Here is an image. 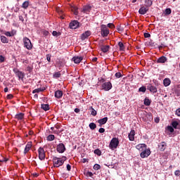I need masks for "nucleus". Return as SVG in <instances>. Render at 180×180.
I'll use <instances>...</instances> for the list:
<instances>
[{
	"instance_id": "obj_38",
	"label": "nucleus",
	"mask_w": 180,
	"mask_h": 180,
	"mask_svg": "<svg viewBox=\"0 0 180 180\" xmlns=\"http://www.w3.org/2000/svg\"><path fill=\"white\" fill-rule=\"evenodd\" d=\"M55 139H56V136L53 134L47 136L48 141H53V140H54Z\"/></svg>"
},
{
	"instance_id": "obj_13",
	"label": "nucleus",
	"mask_w": 180,
	"mask_h": 180,
	"mask_svg": "<svg viewBox=\"0 0 180 180\" xmlns=\"http://www.w3.org/2000/svg\"><path fill=\"white\" fill-rule=\"evenodd\" d=\"M136 150H139V151H144L145 149L147 148V145H146V143H140L138 144L136 146Z\"/></svg>"
},
{
	"instance_id": "obj_49",
	"label": "nucleus",
	"mask_w": 180,
	"mask_h": 180,
	"mask_svg": "<svg viewBox=\"0 0 180 180\" xmlns=\"http://www.w3.org/2000/svg\"><path fill=\"white\" fill-rule=\"evenodd\" d=\"M143 35H144V37H145L146 39H148V37H151V34H150V33H148V32H145V33L143 34Z\"/></svg>"
},
{
	"instance_id": "obj_24",
	"label": "nucleus",
	"mask_w": 180,
	"mask_h": 180,
	"mask_svg": "<svg viewBox=\"0 0 180 180\" xmlns=\"http://www.w3.org/2000/svg\"><path fill=\"white\" fill-rule=\"evenodd\" d=\"M25 117V114L22 112H20L18 114H16L15 116V119H17V120H22Z\"/></svg>"
},
{
	"instance_id": "obj_10",
	"label": "nucleus",
	"mask_w": 180,
	"mask_h": 180,
	"mask_svg": "<svg viewBox=\"0 0 180 180\" xmlns=\"http://www.w3.org/2000/svg\"><path fill=\"white\" fill-rule=\"evenodd\" d=\"M14 72L18 77V79H22V81H23V78H25V72L18 70H15Z\"/></svg>"
},
{
	"instance_id": "obj_16",
	"label": "nucleus",
	"mask_w": 180,
	"mask_h": 180,
	"mask_svg": "<svg viewBox=\"0 0 180 180\" xmlns=\"http://www.w3.org/2000/svg\"><path fill=\"white\" fill-rule=\"evenodd\" d=\"M92 11V6L90 5L84 6L82 12H84V13H89Z\"/></svg>"
},
{
	"instance_id": "obj_17",
	"label": "nucleus",
	"mask_w": 180,
	"mask_h": 180,
	"mask_svg": "<svg viewBox=\"0 0 180 180\" xmlns=\"http://www.w3.org/2000/svg\"><path fill=\"white\" fill-rule=\"evenodd\" d=\"M134 136H136V131H134V129H131L128 135L129 140L130 141H134Z\"/></svg>"
},
{
	"instance_id": "obj_37",
	"label": "nucleus",
	"mask_w": 180,
	"mask_h": 180,
	"mask_svg": "<svg viewBox=\"0 0 180 180\" xmlns=\"http://www.w3.org/2000/svg\"><path fill=\"white\" fill-rule=\"evenodd\" d=\"M89 127L91 129V130H95V129H96V124L91 122L89 124Z\"/></svg>"
},
{
	"instance_id": "obj_35",
	"label": "nucleus",
	"mask_w": 180,
	"mask_h": 180,
	"mask_svg": "<svg viewBox=\"0 0 180 180\" xmlns=\"http://www.w3.org/2000/svg\"><path fill=\"white\" fill-rule=\"evenodd\" d=\"M60 77H61V72H56L53 75V78H55V79L60 78Z\"/></svg>"
},
{
	"instance_id": "obj_40",
	"label": "nucleus",
	"mask_w": 180,
	"mask_h": 180,
	"mask_svg": "<svg viewBox=\"0 0 180 180\" xmlns=\"http://www.w3.org/2000/svg\"><path fill=\"white\" fill-rule=\"evenodd\" d=\"M52 34L53 36H56V37H58V36H61V32H57V31H53Z\"/></svg>"
},
{
	"instance_id": "obj_26",
	"label": "nucleus",
	"mask_w": 180,
	"mask_h": 180,
	"mask_svg": "<svg viewBox=\"0 0 180 180\" xmlns=\"http://www.w3.org/2000/svg\"><path fill=\"white\" fill-rule=\"evenodd\" d=\"M0 39H1V43H4V44L9 43V39H8V38H6V37H5L4 35H1L0 37Z\"/></svg>"
},
{
	"instance_id": "obj_4",
	"label": "nucleus",
	"mask_w": 180,
	"mask_h": 180,
	"mask_svg": "<svg viewBox=\"0 0 180 180\" xmlns=\"http://www.w3.org/2000/svg\"><path fill=\"white\" fill-rule=\"evenodd\" d=\"M108 34H109V29L105 25H101V35L103 37H107Z\"/></svg>"
},
{
	"instance_id": "obj_51",
	"label": "nucleus",
	"mask_w": 180,
	"mask_h": 180,
	"mask_svg": "<svg viewBox=\"0 0 180 180\" xmlns=\"http://www.w3.org/2000/svg\"><path fill=\"white\" fill-rule=\"evenodd\" d=\"M108 27H110V29H115V25L113 23H108Z\"/></svg>"
},
{
	"instance_id": "obj_2",
	"label": "nucleus",
	"mask_w": 180,
	"mask_h": 180,
	"mask_svg": "<svg viewBox=\"0 0 180 180\" xmlns=\"http://www.w3.org/2000/svg\"><path fill=\"white\" fill-rule=\"evenodd\" d=\"M118 146H119V139L117 138H112L109 144V147L110 150H115L117 148Z\"/></svg>"
},
{
	"instance_id": "obj_61",
	"label": "nucleus",
	"mask_w": 180,
	"mask_h": 180,
	"mask_svg": "<svg viewBox=\"0 0 180 180\" xmlns=\"http://www.w3.org/2000/svg\"><path fill=\"white\" fill-rule=\"evenodd\" d=\"M19 20H21V22H24L25 19L23 18V16L19 15Z\"/></svg>"
},
{
	"instance_id": "obj_43",
	"label": "nucleus",
	"mask_w": 180,
	"mask_h": 180,
	"mask_svg": "<svg viewBox=\"0 0 180 180\" xmlns=\"http://www.w3.org/2000/svg\"><path fill=\"white\" fill-rule=\"evenodd\" d=\"M94 154H96V155H102V152L99 149H96L94 150Z\"/></svg>"
},
{
	"instance_id": "obj_7",
	"label": "nucleus",
	"mask_w": 180,
	"mask_h": 180,
	"mask_svg": "<svg viewBox=\"0 0 180 180\" xmlns=\"http://www.w3.org/2000/svg\"><path fill=\"white\" fill-rule=\"evenodd\" d=\"M150 154H151V151L150 150V149H145L141 151L140 155L141 158H147Z\"/></svg>"
},
{
	"instance_id": "obj_63",
	"label": "nucleus",
	"mask_w": 180,
	"mask_h": 180,
	"mask_svg": "<svg viewBox=\"0 0 180 180\" xmlns=\"http://www.w3.org/2000/svg\"><path fill=\"white\" fill-rule=\"evenodd\" d=\"M8 161V159L4 158L3 160H0V162H6Z\"/></svg>"
},
{
	"instance_id": "obj_23",
	"label": "nucleus",
	"mask_w": 180,
	"mask_h": 180,
	"mask_svg": "<svg viewBox=\"0 0 180 180\" xmlns=\"http://www.w3.org/2000/svg\"><path fill=\"white\" fill-rule=\"evenodd\" d=\"M167 57L165 56H161L157 60L158 63L164 64L165 63H167Z\"/></svg>"
},
{
	"instance_id": "obj_33",
	"label": "nucleus",
	"mask_w": 180,
	"mask_h": 180,
	"mask_svg": "<svg viewBox=\"0 0 180 180\" xmlns=\"http://www.w3.org/2000/svg\"><path fill=\"white\" fill-rule=\"evenodd\" d=\"M71 11L73 12L74 15H78V7L75 6H72Z\"/></svg>"
},
{
	"instance_id": "obj_12",
	"label": "nucleus",
	"mask_w": 180,
	"mask_h": 180,
	"mask_svg": "<svg viewBox=\"0 0 180 180\" xmlns=\"http://www.w3.org/2000/svg\"><path fill=\"white\" fill-rule=\"evenodd\" d=\"M69 27L70 29H77V27H79V22L77 20H73L70 23Z\"/></svg>"
},
{
	"instance_id": "obj_57",
	"label": "nucleus",
	"mask_w": 180,
	"mask_h": 180,
	"mask_svg": "<svg viewBox=\"0 0 180 180\" xmlns=\"http://www.w3.org/2000/svg\"><path fill=\"white\" fill-rule=\"evenodd\" d=\"M176 116H180V108H179L176 110Z\"/></svg>"
},
{
	"instance_id": "obj_55",
	"label": "nucleus",
	"mask_w": 180,
	"mask_h": 180,
	"mask_svg": "<svg viewBox=\"0 0 180 180\" xmlns=\"http://www.w3.org/2000/svg\"><path fill=\"white\" fill-rule=\"evenodd\" d=\"M174 175H175L176 176H180V170H176V171L174 172Z\"/></svg>"
},
{
	"instance_id": "obj_60",
	"label": "nucleus",
	"mask_w": 180,
	"mask_h": 180,
	"mask_svg": "<svg viewBox=\"0 0 180 180\" xmlns=\"http://www.w3.org/2000/svg\"><path fill=\"white\" fill-rule=\"evenodd\" d=\"M155 123H160V117L155 118Z\"/></svg>"
},
{
	"instance_id": "obj_22",
	"label": "nucleus",
	"mask_w": 180,
	"mask_h": 180,
	"mask_svg": "<svg viewBox=\"0 0 180 180\" xmlns=\"http://www.w3.org/2000/svg\"><path fill=\"white\" fill-rule=\"evenodd\" d=\"M108 122V117H105L102 119H100L98 120V123L100 124L99 126H103V124H106V122Z\"/></svg>"
},
{
	"instance_id": "obj_3",
	"label": "nucleus",
	"mask_w": 180,
	"mask_h": 180,
	"mask_svg": "<svg viewBox=\"0 0 180 180\" xmlns=\"http://www.w3.org/2000/svg\"><path fill=\"white\" fill-rule=\"evenodd\" d=\"M24 47H26L27 50H32L33 49V45L32 44V41L29 38L25 37L23 39Z\"/></svg>"
},
{
	"instance_id": "obj_14",
	"label": "nucleus",
	"mask_w": 180,
	"mask_h": 180,
	"mask_svg": "<svg viewBox=\"0 0 180 180\" xmlns=\"http://www.w3.org/2000/svg\"><path fill=\"white\" fill-rule=\"evenodd\" d=\"M63 95H64V93L61 90H57L55 91L54 96L57 99H61L63 98Z\"/></svg>"
},
{
	"instance_id": "obj_62",
	"label": "nucleus",
	"mask_w": 180,
	"mask_h": 180,
	"mask_svg": "<svg viewBox=\"0 0 180 180\" xmlns=\"http://www.w3.org/2000/svg\"><path fill=\"white\" fill-rule=\"evenodd\" d=\"M51 130L54 134L57 133V130H56V129H54V127H51Z\"/></svg>"
},
{
	"instance_id": "obj_18",
	"label": "nucleus",
	"mask_w": 180,
	"mask_h": 180,
	"mask_svg": "<svg viewBox=\"0 0 180 180\" xmlns=\"http://www.w3.org/2000/svg\"><path fill=\"white\" fill-rule=\"evenodd\" d=\"M158 148H159L160 151H165V148H167V143L161 142L158 145Z\"/></svg>"
},
{
	"instance_id": "obj_44",
	"label": "nucleus",
	"mask_w": 180,
	"mask_h": 180,
	"mask_svg": "<svg viewBox=\"0 0 180 180\" xmlns=\"http://www.w3.org/2000/svg\"><path fill=\"white\" fill-rule=\"evenodd\" d=\"M94 169H95V171H98V169H101V165L98 164H95L94 166Z\"/></svg>"
},
{
	"instance_id": "obj_5",
	"label": "nucleus",
	"mask_w": 180,
	"mask_h": 180,
	"mask_svg": "<svg viewBox=\"0 0 180 180\" xmlns=\"http://www.w3.org/2000/svg\"><path fill=\"white\" fill-rule=\"evenodd\" d=\"M38 153H39V158L41 161H43L44 160L46 159V153L43 148L40 147L38 149Z\"/></svg>"
},
{
	"instance_id": "obj_11",
	"label": "nucleus",
	"mask_w": 180,
	"mask_h": 180,
	"mask_svg": "<svg viewBox=\"0 0 180 180\" xmlns=\"http://www.w3.org/2000/svg\"><path fill=\"white\" fill-rule=\"evenodd\" d=\"M89 36H91V31H86L85 32L81 34L80 39L82 41H84V40H86V39H88Z\"/></svg>"
},
{
	"instance_id": "obj_34",
	"label": "nucleus",
	"mask_w": 180,
	"mask_h": 180,
	"mask_svg": "<svg viewBox=\"0 0 180 180\" xmlns=\"http://www.w3.org/2000/svg\"><path fill=\"white\" fill-rule=\"evenodd\" d=\"M179 125V123H178L177 121H173L172 122V126L173 129H178V126Z\"/></svg>"
},
{
	"instance_id": "obj_56",
	"label": "nucleus",
	"mask_w": 180,
	"mask_h": 180,
	"mask_svg": "<svg viewBox=\"0 0 180 180\" xmlns=\"http://www.w3.org/2000/svg\"><path fill=\"white\" fill-rule=\"evenodd\" d=\"M7 99H13V94H8L7 95Z\"/></svg>"
},
{
	"instance_id": "obj_28",
	"label": "nucleus",
	"mask_w": 180,
	"mask_h": 180,
	"mask_svg": "<svg viewBox=\"0 0 180 180\" xmlns=\"http://www.w3.org/2000/svg\"><path fill=\"white\" fill-rule=\"evenodd\" d=\"M41 108L43 109V110H45V112L50 110V105L49 104H41Z\"/></svg>"
},
{
	"instance_id": "obj_47",
	"label": "nucleus",
	"mask_w": 180,
	"mask_h": 180,
	"mask_svg": "<svg viewBox=\"0 0 180 180\" xmlns=\"http://www.w3.org/2000/svg\"><path fill=\"white\" fill-rule=\"evenodd\" d=\"M167 129L170 131V133H174V128L172 126H167Z\"/></svg>"
},
{
	"instance_id": "obj_64",
	"label": "nucleus",
	"mask_w": 180,
	"mask_h": 180,
	"mask_svg": "<svg viewBox=\"0 0 180 180\" xmlns=\"http://www.w3.org/2000/svg\"><path fill=\"white\" fill-rule=\"evenodd\" d=\"M75 113H79V112H80L79 108H75Z\"/></svg>"
},
{
	"instance_id": "obj_45",
	"label": "nucleus",
	"mask_w": 180,
	"mask_h": 180,
	"mask_svg": "<svg viewBox=\"0 0 180 180\" xmlns=\"http://www.w3.org/2000/svg\"><path fill=\"white\" fill-rule=\"evenodd\" d=\"M84 175H86V176H90L91 178H92V176H94V173L91 172H87L84 173Z\"/></svg>"
},
{
	"instance_id": "obj_50",
	"label": "nucleus",
	"mask_w": 180,
	"mask_h": 180,
	"mask_svg": "<svg viewBox=\"0 0 180 180\" xmlns=\"http://www.w3.org/2000/svg\"><path fill=\"white\" fill-rule=\"evenodd\" d=\"M26 71H27V72H32V71H33V68L30 66H27L26 68Z\"/></svg>"
},
{
	"instance_id": "obj_27",
	"label": "nucleus",
	"mask_w": 180,
	"mask_h": 180,
	"mask_svg": "<svg viewBox=\"0 0 180 180\" xmlns=\"http://www.w3.org/2000/svg\"><path fill=\"white\" fill-rule=\"evenodd\" d=\"M163 84L165 86H169V85H171V79H169V78H165L163 80Z\"/></svg>"
},
{
	"instance_id": "obj_20",
	"label": "nucleus",
	"mask_w": 180,
	"mask_h": 180,
	"mask_svg": "<svg viewBox=\"0 0 180 180\" xmlns=\"http://www.w3.org/2000/svg\"><path fill=\"white\" fill-rule=\"evenodd\" d=\"M110 49V46L109 45H101V50L103 51V53H108L109 51V49Z\"/></svg>"
},
{
	"instance_id": "obj_36",
	"label": "nucleus",
	"mask_w": 180,
	"mask_h": 180,
	"mask_svg": "<svg viewBox=\"0 0 180 180\" xmlns=\"http://www.w3.org/2000/svg\"><path fill=\"white\" fill-rule=\"evenodd\" d=\"M151 105V101L148 98H145L144 99V105L145 106H150Z\"/></svg>"
},
{
	"instance_id": "obj_15",
	"label": "nucleus",
	"mask_w": 180,
	"mask_h": 180,
	"mask_svg": "<svg viewBox=\"0 0 180 180\" xmlns=\"http://www.w3.org/2000/svg\"><path fill=\"white\" fill-rule=\"evenodd\" d=\"M83 60L84 58L82 56H74L72 58V61H74L75 64H79Z\"/></svg>"
},
{
	"instance_id": "obj_1",
	"label": "nucleus",
	"mask_w": 180,
	"mask_h": 180,
	"mask_svg": "<svg viewBox=\"0 0 180 180\" xmlns=\"http://www.w3.org/2000/svg\"><path fill=\"white\" fill-rule=\"evenodd\" d=\"M53 165L54 168H60V167H63V163L61 158L54 156L52 159Z\"/></svg>"
},
{
	"instance_id": "obj_48",
	"label": "nucleus",
	"mask_w": 180,
	"mask_h": 180,
	"mask_svg": "<svg viewBox=\"0 0 180 180\" xmlns=\"http://www.w3.org/2000/svg\"><path fill=\"white\" fill-rule=\"evenodd\" d=\"M42 34L44 36H49V34H50V33L47 30H42Z\"/></svg>"
},
{
	"instance_id": "obj_59",
	"label": "nucleus",
	"mask_w": 180,
	"mask_h": 180,
	"mask_svg": "<svg viewBox=\"0 0 180 180\" xmlns=\"http://www.w3.org/2000/svg\"><path fill=\"white\" fill-rule=\"evenodd\" d=\"M66 168L68 171H71V166L70 165V164L67 165Z\"/></svg>"
},
{
	"instance_id": "obj_31",
	"label": "nucleus",
	"mask_w": 180,
	"mask_h": 180,
	"mask_svg": "<svg viewBox=\"0 0 180 180\" xmlns=\"http://www.w3.org/2000/svg\"><path fill=\"white\" fill-rule=\"evenodd\" d=\"M153 5V0H145V6L150 8Z\"/></svg>"
},
{
	"instance_id": "obj_53",
	"label": "nucleus",
	"mask_w": 180,
	"mask_h": 180,
	"mask_svg": "<svg viewBox=\"0 0 180 180\" xmlns=\"http://www.w3.org/2000/svg\"><path fill=\"white\" fill-rule=\"evenodd\" d=\"M60 158V161L63 162V164H64V162H65V161H67V157L63 156V158Z\"/></svg>"
},
{
	"instance_id": "obj_46",
	"label": "nucleus",
	"mask_w": 180,
	"mask_h": 180,
	"mask_svg": "<svg viewBox=\"0 0 180 180\" xmlns=\"http://www.w3.org/2000/svg\"><path fill=\"white\" fill-rule=\"evenodd\" d=\"M5 36H6L7 37H12V36H13L14 34L13 33H11V32H6L4 33Z\"/></svg>"
},
{
	"instance_id": "obj_9",
	"label": "nucleus",
	"mask_w": 180,
	"mask_h": 180,
	"mask_svg": "<svg viewBox=\"0 0 180 180\" xmlns=\"http://www.w3.org/2000/svg\"><path fill=\"white\" fill-rule=\"evenodd\" d=\"M148 8L150 7L141 5L140 9L139 10V13L140 15H146V13H147V11H148Z\"/></svg>"
},
{
	"instance_id": "obj_30",
	"label": "nucleus",
	"mask_w": 180,
	"mask_h": 180,
	"mask_svg": "<svg viewBox=\"0 0 180 180\" xmlns=\"http://www.w3.org/2000/svg\"><path fill=\"white\" fill-rule=\"evenodd\" d=\"M89 110L91 111V115L92 116H96L97 115V112L95 110V109L94 108V107L90 106Z\"/></svg>"
},
{
	"instance_id": "obj_29",
	"label": "nucleus",
	"mask_w": 180,
	"mask_h": 180,
	"mask_svg": "<svg viewBox=\"0 0 180 180\" xmlns=\"http://www.w3.org/2000/svg\"><path fill=\"white\" fill-rule=\"evenodd\" d=\"M118 46L120 47V51H124L126 48L124 47V44H123V42H118Z\"/></svg>"
},
{
	"instance_id": "obj_6",
	"label": "nucleus",
	"mask_w": 180,
	"mask_h": 180,
	"mask_svg": "<svg viewBox=\"0 0 180 180\" xmlns=\"http://www.w3.org/2000/svg\"><path fill=\"white\" fill-rule=\"evenodd\" d=\"M104 91H110L112 89V83L110 82H105L101 86Z\"/></svg>"
},
{
	"instance_id": "obj_39",
	"label": "nucleus",
	"mask_w": 180,
	"mask_h": 180,
	"mask_svg": "<svg viewBox=\"0 0 180 180\" xmlns=\"http://www.w3.org/2000/svg\"><path fill=\"white\" fill-rule=\"evenodd\" d=\"M172 11L171 10V8H168L165 9V15H171Z\"/></svg>"
},
{
	"instance_id": "obj_52",
	"label": "nucleus",
	"mask_w": 180,
	"mask_h": 180,
	"mask_svg": "<svg viewBox=\"0 0 180 180\" xmlns=\"http://www.w3.org/2000/svg\"><path fill=\"white\" fill-rule=\"evenodd\" d=\"M46 60L47 61H49V63H50L51 61V55L50 54L46 55Z\"/></svg>"
},
{
	"instance_id": "obj_19",
	"label": "nucleus",
	"mask_w": 180,
	"mask_h": 180,
	"mask_svg": "<svg viewBox=\"0 0 180 180\" xmlns=\"http://www.w3.org/2000/svg\"><path fill=\"white\" fill-rule=\"evenodd\" d=\"M30 148H32V142H27L25 148L24 150V154L26 155L27 154V153H29V151L30 150Z\"/></svg>"
},
{
	"instance_id": "obj_32",
	"label": "nucleus",
	"mask_w": 180,
	"mask_h": 180,
	"mask_svg": "<svg viewBox=\"0 0 180 180\" xmlns=\"http://www.w3.org/2000/svg\"><path fill=\"white\" fill-rule=\"evenodd\" d=\"M46 89L44 88H38V89H35L32 91V94H39V92H43Z\"/></svg>"
},
{
	"instance_id": "obj_25",
	"label": "nucleus",
	"mask_w": 180,
	"mask_h": 180,
	"mask_svg": "<svg viewBox=\"0 0 180 180\" xmlns=\"http://www.w3.org/2000/svg\"><path fill=\"white\" fill-rule=\"evenodd\" d=\"M30 4V2L29 1H25L22 3L21 8L23 9H27L29 8V5Z\"/></svg>"
},
{
	"instance_id": "obj_21",
	"label": "nucleus",
	"mask_w": 180,
	"mask_h": 180,
	"mask_svg": "<svg viewBox=\"0 0 180 180\" xmlns=\"http://www.w3.org/2000/svg\"><path fill=\"white\" fill-rule=\"evenodd\" d=\"M148 89L150 91V92H152V94H157L158 92L157 87L153 85L148 86Z\"/></svg>"
},
{
	"instance_id": "obj_58",
	"label": "nucleus",
	"mask_w": 180,
	"mask_h": 180,
	"mask_svg": "<svg viewBox=\"0 0 180 180\" xmlns=\"http://www.w3.org/2000/svg\"><path fill=\"white\" fill-rule=\"evenodd\" d=\"M98 131H99V133H105V129L104 128H100Z\"/></svg>"
},
{
	"instance_id": "obj_54",
	"label": "nucleus",
	"mask_w": 180,
	"mask_h": 180,
	"mask_svg": "<svg viewBox=\"0 0 180 180\" xmlns=\"http://www.w3.org/2000/svg\"><path fill=\"white\" fill-rule=\"evenodd\" d=\"M5 61V57L4 56L0 55V63H4Z\"/></svg>"
},
{
	"instance_id": "obj_42",
	"label": "nucleus",
	"mask_w": 180,
	"mask_h": 180,
	"mask_svg": "<svg viewBox=\"0 0 180 180\" xmlns=\"http://www.w3.org/2000/svg\"><path fill=\"white\" fill-rule=\"evenodd\" d=\"M115 77L116 78H122V77H123V75H122V72H117L115 74Z\"/></svg>"
},
{
	"instance_id": "obj_41",
	"label": "nucleus",
	"mask_w": 180,
	"mask_h": 180,
	"mask_svg": "<svg viewBox=\"0 0 180 180\" xmlns=\"http://www.w3.org/2000/svg\"><path fill=\"white\" fill-rule=\"evenodd\" d=\"M146 91H147V88L144 86H141L139 89V92H143L144 93V92H146Z\"/></svg>"
},
{
	"instance_id": "obj_8",
	"label": "nucleus",
	"mask_w": 180,
	"mask_h": 180,
	"mask_svg": "<svg viewBox=\"0 0 180 180\" xmlns=\"http://www.w3.org/2000/svg\"><path fill=\"white\" fill-rule=\"evenodd\" d=\"M56 150L58 153L63 154V153H64L66 150L65 146L64 145V143H59L56 147Z\"/></svg>"
}]
</instances>
